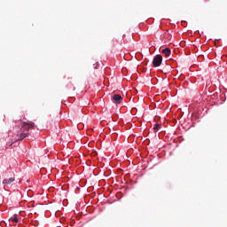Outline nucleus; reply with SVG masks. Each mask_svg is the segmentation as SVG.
<instances>
[{"mask_svg": "<svg viewBox=\"0 0 227 227\" xmlns=\"http://www.w3.org/2000/svg\"><path fill=\"white\" fill-rule=\"evenodd\" d=\"M35 124L33 121H21V130L22 132H29V130H33L35 129Z\"/></svg>", "mask_w": 227, "mask_h": 227, "instance_id": "f257e3e1", "label": "nucleus"}, {"mask_svg": "<svg viewBox=\"0 0 227 227\" xmlns=\"http://www.w3.org/2000/svg\"><path fill=\"white\" fill-rule=\"evenodd\" d=\"M153 67H160V65H162V55L158 54L153 58Z\"/></svg>", "mask_w": 227, "mask_h": 227, "instance_id": "f03ea898", "label": "nucleus"}, {"mask_svg": "<svg viewBox=\"0 0 227 227\" xmlns=\"http://www.w3.org/2000/svg\"><path fill=\"white\" fill-rule=\"evenodd\" d=\"M113 100L114 102V104H121V101L123 100V98H121V96L119 95V94H114L113 96Z\"/></svg>", "mask_w": 227, "mask_h": 227, "instance_id": "7ed1b4c3", "label": "nucleus"}, {"mask_svg": "<svg viewBox=\"0 0 227 227\" xmlns=\"http://www.w3.org/2000/svg\"><path fill=\"white\" fill-rule=\"evenodd\" d=\"M18 138L16 141H23V139H26V137H29V133H20V135H17Z\"/></svg>", "mask_w": 227, "mask_h": 227, "instance_id": "20e7f679", "label": "nucleus"}, {"mask_svg": "<svg viewBox=\"0 0 227 227\" xmlns=\"http://www.w3.org/2000/svg\"><path fill=\"white\" fill-rule=\"evenodd\" d=\"M161 52L166 56V58H169V56H171V50L169 48L163 49Z\"/></svg>", "mask_w": 227, "mask_h": 227, "instance_id": "39448f33", "label": "nucleus"}, {"mask_svg": "<svg viewBox=\"0 0 227 227\" xmlns=\"http://www.w3.org/2000/svg\"><path fill=\"white\" fill-rule=\"evenodd\" d=\"M13 182H15V178H13V177H10L9 179H4L3 180V184H8V185H10V184H13Z\"/></svg>", "mask_w": 227, "mask_h": 227, "instance_id": "423d86ee", "label": "nucleus"}, {"mask_svg": "<svg viewBox=\"0 0 227 227\" xmlns=\"http://www.w3.org/2000/svg\"><path fill=\"white\" fill-rule=\"evenodd\" d=\"M10 221H12V223H19V218H18V215L14 214L11 218Z\"/></svg>", "mask_w": 227, "mask_h": 227, "instance_id": "0eeeda50", "label": "nucleus"}, {"mask_svg": "<svg viewBox=\"0 0 227 227\" xmlns=\"http://www.w3.org/2000/svg\"><path fill=\"white\" fill-rule=\"evenodd\" d=\"M159 129H160V124L156 123V124L154 125V127H153V129H154V130H159Z\"/></svg>", "mask_w": 227, "mask_h": 227, "instance_id": "6e6552de", "label": "nucleus"}]
</instances>
